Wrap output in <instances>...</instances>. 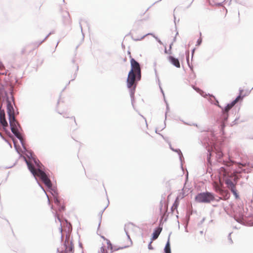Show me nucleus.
I'll list each match as a JSON object with an SVG mask.
<instances>
[{"mask_svg":"<svg viewBox=\"0 0 253 253\" xmlns=\"http://www.w3.org/2000/svg\"><path fill=\"white\" fill-rule=\"evenodd\" d=\"M131 69L129 71L127 81V87L133 92L136 87L137 81L141 79V69L139 64L133 58L130 59Z\"/></svg>","mask_w":253,"mask_h":253,"instance_id":"obj_1","label":"nucleus"},{"mask_svg":"<svg viewBox=\"0 0 253 253\" xmlns=\"http://www.w3.org/2000/svg\"><path fill=\"white\" fill-rule=\"evenodd\" d=\"M7 112L9 116V121L11 131L18 138L21 139V134L18 132L17 127L18 122L15 119L14 110L11 103L8 100H7Z\"/></svg>","mask_w":253,"mask_h":253,"instance_id":"obj_2","label":"nucleus"},{"mask_svg":"<svg viewBox=\"0 0 253 253\" xmlns=\"http://www.w3.org/2000/svg\"><path fill=\"white\" fill-rule=\"evenodd\" d=\"M195 199L199 203H210L214 200V197L210 192L201 193L196 196Z\"/></svg>","mask_w":253,"mask_h":253,"instance_id":"obj_3","label":"nucleus"},{"mask_svg":"<svg viewBox=\"0 0 253 253\" xmlns=\"http://www.w3.org/2000/svg\"><path fill=\"white\" fill-rule=\"evenodd\" d=\"M150 17V14L148 12V9H143L139 8L136 13V19L137 21L143 22L147 21Z\"/></svg>","mask_w":253,"mask_h":253,"instance_id":"obj_4","label":"nucleus"},{"mask_svg":"<svg viewBox=\"0 0 253 253\" xmlns=\"http://www.w3.org/2000/svg\"><path fill=\"white\" fill-rule=\"evenodd\" d=\"M36 176L39 177L41 179L47 187L49 188L51 187L52 184L51 181L44 171L38 169V173Z\"/></svg>","mask_w":253,"mask_h":253,"instance_id":"obj_5","label":"nucleus"},{"mask_svg":"<svg viewBox=\"0 0 253 253\" xmlns=\"http://www.w3.org/2000/svg\"><path fill=\"white\" fill-rule=\"evenodd\" d=\"M244 90L241 89L240 90V94L231 103L228 104L225 108L224 110V113H227L240 100H242L244 97L246 95L244 93Z\"/></svg>","mask_w":253,"mask_h":253,"instance_id":"obj_6","label":"nucleus"},{"mask_svg":"<svg viewBox=\"0 0 253 253\" xmlns=\"http://www.w3.org/2000/svg\"><path fill=\"white\" fill-rule=\"evenodd\" d=\"M65 246L66 247L65 253H74V245L73 243L69 240H65Z\"/></svg>","mask_w":253,"mask_h":253,"instance_id":"obj_7","label":"nucleus"},{"mask_svg":"<svg viewBox=\"0 0 253 253\" xmlns=\"http://www.w3.org/2000/svg\"><path fill=\"white\" fill-rule=\"evenodd\" d=\"M0 124L3 128L8 126V123L5 119V115L4 110H0Z\"/></svg>","mask_w":253,"mask_h":253,"instance_id":"obj_8","label":"nucleus"},{"mask_svg":"<svg viewBox=\"0 0 253 253\" xmlns=\"http://www.w3.org/2000/svg\"><path fill=\"white\" fill-rule=\"evenodd\" d=\"M220 184H218L217 182H214L213 183V187L216 192H219L220 194H222L223 192L228 193L226 190H224L221 189L222 184L221 183L220 180L219 179Z\"/></svg>","mask_w":253,"mask_h":253,"instance_id":"obj_9","label":"nucleus"},{"mask_svg":"<svg viewBox=\"0 0 253 253\" xmlns=\"http://www.w3.org/2000/svg\"><path fill=\"white\" fill-rule=\"evenodd\" d=\"M169 60L177 68H180V64L179 63V61L178 59L175 58L172 56H169L168 57Z\"/></svg>","mask_w":253,"mask_h":253,"instance_id":"obj_10","label":"nucleus"},{"mask_svg":"<svg viewBox=\"0 0 253 253\" xmlns=\"http://www.w3.org/2000/svg\"><path fill=\"white\" fill-rule=\"evenodd\" d=\"M26 161L29 170L31 171V172L33 173V174L34 176H36L38 173V169H35L34 166L31 163H30L27 160H26Z\"/></svg>","mask_w":253,"mask_h":253,"instance_id":"obj_11","label":"nucleus"},{"mask_svg":"<svg viewBox=\"0 0 253 253\" xmlns=\"http://www.w3.org/2000/svg\"><path fill=\"white\" fill-rule=\"evenodd\" d=\"M62 20L64 22H68L70 20V15L68 11H63L61 13Z\"/></svg>","mask_w":253,"mask_h":253,"instance_id":"obj_12","label":"nucleus"},{"mask_svg":"<svg viewBox=\"0 0 253 253\" xmlns=\"http://www.w3.org/2000/svg\"><path fill=\"white\" fill-rule=\"evenodd\" d=\"M107 248L111 251L110 253H113L114 250H113L112 245L109 241H107ZM101 251L102 253H108L104 247H101Z\"/></svg>","mask_w":253,"mask_h":253,"instance_id":"obj_13","label":"nucleus"},{"mask_svg":"<svg viewBox=\"0 0 253 253\" xmlns=\"http://www.w3.org/2000/svg\"><path fill=\"white\" fill-rule=\"evenodd\" d=\"M225 180V183L227 184L228 188L231 189H233V188H235V185L233 183V182L228 178H226L224 179Z\"/></svg>","mask_w":253,"mask_h":253,"instance_id":"obj_14","label":"nucleus"},{"mask_svg":"<svg viewBox=\"0 0 253 253\" xmlns=\"http://www.w3.org/2000/svg\"><path fill=\"white\" fill-rule=\"evenodd\" d=\"M220 176H223L224 179L226 178V176H228V173L224 168H221L219 169Z\"/></svg>","mask_w":253,"mask_h":253,"instance_id":"obj_15","label":"nucleus"},{"mask_svg":"<svg viewBox=\"0 0 253 253\" xmlns=\"http://www.w3.org/2000/svg\"><path fill=\"white\" fill-rule=\"evenodd\" d=\"M165 253H171L170 247V242L168 240L167 242L165 248Z\"/></svg>","mask_w":253,"mask_h":253,"instance_id":"obj_16","label":"nucleus"},{"mask_svg":"<svg viewBox=\"0 0 253 253\" xmlns=\"http://www.w3.org/2000/svg\"><path fill=\"white\" fill-rule=\"evenodd\" d=\"M160 232L161 231H160L159 229L155 230L153 234V240H156V239H157V238L159 236Z\"/></svg>","mask_w":253,"mask_h":253,"instance_id":"obj_17","label":"nucleus"},{"mask_svg":"<svg viewBox=\"0 0 253 253\" xmlns=\"http://www.w3.org/2000/svg\"><path fill=\"white\" fill-rule=\"evenodd\" d=\"M54 203L56 204L57 205H59L60 203V201L59 199V198L57 196L54 197Z\"/></svg>","mask_w":253,"mask_h":253,"instance_id":"obj_18","label":"nucleus"},{"mask_svg":"<svg viewBox=\"0 0 253 253\" xmlns=\"http://www.w3.org/2000/svg\"><path fill=\"white\" fill-rule=\"evenodd\" d=\"M231 191L233 193V194L235 195V196L236 198H238V195L237 193L236 187L233 188V189H231Z\"/></svg>","mask_w":253,"mask_h":253,"instance_id":"obj_19","label":"nucleus"},{"mask_svg":"<svg viewBox=\"0 0 253 253\" xmlns=\"http://www.w3.org/2000/svg\"><path fill=\"white\" fill-rule=\"evenodd\" d=\"M221 194L223 195H225V196L227 198H228L229 197L228 192L227 193L226 192H223L222 194Z\"/></svg>","mask_w":253,"mask_h":253,"instance_id":"obj_20","label":"nucleus"},{"mask_svg":"<svg viewBox=\"0 0 253 253\" xmlns=\"http://www.w3.org/2000/svg\"><path fill=\"white\" fill-rule=\"evenodd\" d=\"M202 42V39L200 38L197 41L198 44L200 45Z\"/></svg>","mask_w":253,"mask_h":253,"instance_id":"obj_21","label":"nucleus"},{"mask_svg":"<svg viewBox=\"0 0 253 253\" xmlns=\"http://www.w3.org/2000/svg\"><path fill=\"white\" fill-rule=\"evenodd\" d=\"M240 165H241V164H240ZM241 165H242V166H243V167H246V166H250L249 164H241Z\"/></svg>","mask_w":253,"mask_h":253,"instance_id":"obj_22","label":"nucleus"},{"mask_svg":"<svg viewBox=\"0 0 253 253\" xmlns=\"http://www.w3.org/2000/svg\"><path fill=\"white\" fill-rule=\"evenodd\" d=\"M70 120L73 122H74L75 123V118L74 117H72L70 118Z\"/></svg>","mask_w":253,"mask_h":253,"instance_id":"obj_23","label":"nucleus"},{"mask_svg":"<svg viewBox=\"0 0 253 253\" xmlns=\"http://www.w3.org/2000/svg\"><path fill=\"white\" fill-rule=\"evenodd\" d=\"M151 243H150V244H149V249H152V247H151Z\"/></svg>","mask_w":253,"mask_h":253,"instance_id":"obj_24","label":"nucleus"},{"mask_svg":"<svg viewBox=\"0 0 253 253\" xmlns=\"http://www.w3.org/2000/svg\"><path fill=\"white\" fill-rule=\"evenodd\" d=\"M218 155H219V157L222 156V153L219 152V154H218Z\"/></svg>","mask_w":253,"mask_h":253,"instance_id":"obj_25","label":"nucleus"},{"mask_svg":"<svg viewBox=\"0 0 253 253\" xmlns=\"http://www.w3.org/2000/svg\"><path fill=\"white\" fill-rule=\"evenodd\" d=\"M2 68H3V65L0 66V68L1 69Z\"/></svg>","mask_w":253,"mask_h":253,"instance_id":"obj_26","label":"nucleus"},{"mask_svg":"<svg viewBox=\"0 0 253 253\" xmlns=\"http://www.w3.org/2000/svg\"><path fill=\"white\" fill-rule=\"evenodd\" d=\"M60 231H61V232H62V227H60Z\"/></svg>","mask_w":253,"mask_h":253,"instance_id":"obj_27","label":"nucleus"}]
</instances>
